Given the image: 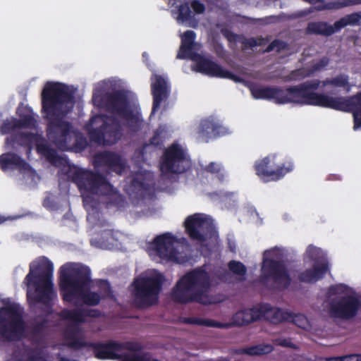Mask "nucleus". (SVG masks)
Here are the masks:
<instances>
[{"label":"nucleus","mask_w":361,"mask_h":361,"mask_svg":"<svg viewBox=\"0 0 361 361\" xmlns=\"http://www.w3.org/2000/svg\"><path fill=\"white\" fill-rule=\"evenodd\" d=\"M169 6L178 8V20L186 22L192 18L190 5L185 0H169Z\"/></svg>","instance_id":"473e14b6"},{"label":"nucleus","mask_w":361,"mask_h":361,"mask_svg":"<svg viewBox=\"0 0 361 361\" xmlns=\"http://www.w3.org/2000/svg\"><path fill=\"white\" fill-rule=\"evenodd\" d=\"M94 163L96 166H106L116 173H121L125 167L121 156L110 151L97 154L94 157Z\"/></svg>","instance_id":"5701e85b"},{"label":"nucleus","mask_w":361,"mask_h":361,"mask_svg":"<svg viewBox=\"0 0 361 361\" xmlns=\"http://www.w3.org/2000/svg\"><path fill=\"white\" fill-rule=\"evenodd\" d=\"M274 159L275 155H268L255 162L256 175L264 182L279 180L293 169V164L291 161L276 165Z\"/></svg>","instance_id":"ddd939ff"},{"label":"nucleus","mask_w":361,"mask_h":361,"mask_svg":"<svg viewBox=\"0 0 361 361\" xmlns=\"http://www.w3.org/2000/svg\"><path fill=\"white\" fill-rule=\"evenodd\" d=\"M165 278L161 274L140 276L133 281V302L140 309L157 305Z\"/></svg>","instance_id":"6e6552de"},{"label":"nucleus","mask_w":361,"mask_h":361,"mask_svg":"<svg viewBox=\"0 0 361 361\" xmlns=\"http://www.w3.org/2000/svg\"><path fill=\"white\" fill-rule=\"evenodd\" d=\"M361 4V0H355L353 2H351V3L343 4L341 6V7L346 6L350 5V4ZM338 8H340V6H338Z\"/></svg>","instance_id":"0e129e2a"},{"label":"nucleus","mask_w":361,"mask_h":361,"mask_svg":"<svg viewBox=\"0 0 361 361\" xmlns=\"http://www.w3.org/2000/svg\"><path fill=\"white\" fill-rule=\"evenodd\" d=\"M41 97L47 137L59 149L68 151V85L47 82Z\"/></svg>","instance_id":"7ed1b4c3"},{"label":"nucleus","mask_w":361,"mask_h":361,"mask_svg":"<svg viewBox=\"0 0 361 361\" xmlns=\"http://www.w3.org/2000/svg\"><path fill=\"white\" fill-rule=\"evenodd\" d=\"M100 195L105 196L107 199L106 207L115 206L118 208L123 207L126 202V198L111 184V190L105 188Z\"/></svg>","instance_id":"2f4dec72"},{"label":"nucleus","mask_w":361,"mask_h":361,"mask_svg":"<svg viewBox=\"0 0 361 361\" xmlns=\"http://www.w3.org/2000/svg\"><path fill=\"white\" fill-rule=\"evenodd\" d=\"M63 338L64 345H66V342L68 341V327H65L63 332Z\"/></svg>","instance_id":"680f3d73"},{"label":"nucleus","mask_w":361,"mask_h":361,"mask_svg":"<svg viewBox=\"0 0 361 361\" xmlns=\"http://www.w3.org/2000/svg\"><path fill=\"white\" fill-rule=\"evenodd\" d=\"M261 41H262L261 39H255L254 37H251V38L245 39L243 42V44H244V46L245 47L253 48V47H257V46H260L261 45Z\"/></svg>","instance_id":"864d4df0"},{"label":"nucleus","mask_w":361,"mask_h":361,"mask_svg":"<svg viewBox=\"0 0 361 361\" xmlns=\"http://www.w3.org/2000/svg\"><path fill=\"white\" fill-rule=\"evenodd\" d=\"M92 343L94 342H87L82 338L73 336L69 330V348L80 350L83 348H92Z\"/></svg>","instance_id":"79ce46f5"},{"label":"nucleus","mask_w":361,"mask_h":361,"mask_svg":"<svg viewBox=\"0 0 361 361\" xmlns=\"http://www.w3.org/2000/svg\"><path fill=\"white\" fill-rule=\"evenodd\" d=\"M310 76L309 72H306L303 68L295 69L292 71L287 76V81H295L304 79L306 77Z\"/></svg>","instance_id":"49530a36"},{"label":"nucleus","mask_w":361,"mask_h":361,"mask_svg":"<svg viewBox=\"0 0 361 361\" xmlns=\"http://www.w3.org/2000/svg\"><path fill=\"white\" fill-rule=\"evenodd\" d=\"M185 322L190 324L202 325L210 327L225 328L230 326L228 324H224L213 319H201L196 317H188L185 319Z\"/></svg>","instance_id":"e433bc0d"},{"label":"nucleus","mask_w":361,"mask_h":361,"mask_svg":"<svg viewBox=\"0 0 361 361\" xmlns=\"http://www.w3.org/2000/svg\"><path fill=\"white\" fill-rule=\"evenodd\" d=\"M307 257L314 262V264H321L322 260L328 262L322 249L310 245L306 250Z\"/></svg>","instance_id":"58836bf2"},{"label":"nucleus","mask_w":361,"mask_h":361,"mask_svg":"<svg viewBox=\"0 0 361 361\" xmlns=\"http://www.w3.org/2000/svg\"><path fill=\"white\" fill-rule=\"evenodd\" d=\"M19 129L16 118H7L3 121L0 126L1 133L4 135Z\"/></svg>","instance_id":"c03bdc74"},{"label":"nucleus","mask_w":361,"mask_h":361,"mask_svg":"<svg viewBox=\"0 0 361 361\" xmlns=\"http://www.w3.org/2000/svg\"><path fill=\"white\" fill-rule=\"evenodd\" d=\"M332 4H333L332 3H329L326 5H324L322 8H319V10L334 8L335 7L334 6H332Z\"/></svg>","instance_id":"e2e57ef3"},{"label":"nucleus","mask_w":361,"mask_h":361,"mask_svg":"<svg viewBox=\"0 0 361 361\" xmlns=\"http://www.w3.org/2000/svg\"><path fill=\"white\" fill-rule=\"evenodd\" d=\"M261 319H264L269 322L278 324L287 322L290 319V312L283 310L279 307H272L270 304L263 303L259 305Z\"/></svg>","instance_id":"b1692460"},{"label":"nucleus","mask_w":361,"mask_h":361,"mask_svg":"<svg viewBox=\"0 0 361 361\" xmlns=\"http://www.w3.org/2000/svg\"><path fill=\"white\" fill-rule=\"evenodd\" d=\"M196 34L193 30H186L181 37V44L177 54L180 59H190L196 63L197 71L211 77L229 79L235 82H241L243 79L224 68L212 60L193 51Z\"/></svg>","instance_id":"0eeeda50"},{"label":"nucleus","mask_w":361,"mask_h":361,"mask_svg":"<svg viewBox=\"0 0 361 361\" xmlns=\"http://www.w3.org/2000/svg\"><path fill=\"white\" fill-rule=\"evenodd\" d=\"M329 269V262L322 260L321 264H314L312 269L299 273L298 280L303 283H314L322 279Z\"/></svg>","instance_id":"bb28decb"},{"label":"nucleus","mask_w":361,"mask_h":361,"mask_svg":"<svg viewBox=\"0 0 361 361\" xmlns=\"http://www.w3.org/2000/svg\"><path fill=\"white\" fill-rule=\"evenodd\" d=\"M16 139L22 146L30 147L33 142H35L36 150L38 154L44 157L51 165L56 167L63 166L58 172L59 187L61 192L59 195H51L47 197L43 202V206L49 210L60 209L62 203L66 201V195H68V190L66 188L68 182V168L66 167L68 158L59 155L56 150L51 148L47 142L37 134L23 132L19 133Z\"/></svg>","instance_id":"20e7f679"},{"label":"nucleus","mask_w":361,"mask_h":361,"mask_svg":"<svg viewBox=\"0 0 361 361\" xmlns=\"http://www.w3.org/2000/svg\"><path fill=\"white\" fill-rule=\"evenodd\" d=\"M94 355L99 360H121L123 350L136 353L142 349L141 344L136 341L118 342L108 341L105 343L94 342L92 343Z\"/></svg>","instance_id":"9b49d317"},{"label":"nucleus","mask_w":361,"mask_h":361,"mask_svg":"<svg viewBox=\"0 0 361 361\" xmlns=\"http://www.w3.org/2000/svg\"><path fill=\"white\" fill-rule=\"evenodd\" d=\"M262 270V279L271 280L278 290H283L290 286L291 277L283 261L266 259L264 260Z\"/></svg>","instance_id":"4468645a"},{"label":"nucleus","mask_w":361,"mask_h":361,"mask_svg":"<svg viewBox=\"0 0 361 361\" xmlns=\"http://www.w3.org/2000/svg\"><path fill=\"white\" fill-rule=\"evenodd\" d=\"M273 350V346L270 344H259L243 348V353L249 355H262L271 353Z\"/></svg>","instance_id":"ea45409f"},{"label":"nucleus","mask_w":361,"mask_h":361,"mask_svg":"<svg viewBox=\"0 0 361 361\" xmlns=\"http://www.w3.org/2000/svg\"><path fill=\"white\" fill-rule=\"evenodd\" d=\"M190 6L196 14H202L205 11L204 4L199 0H192Z\"/></svg>","instance_id":"603ef678"},{"label":"nucleus","mask_w":361,"mask_h":361,"mask_svg":"<svg viewBox=\"0 0 361 361\" xmlns=\"http://www.w3.org/2000/svg\"><path fill=\"white\" fill-rule=\"evenodd\" d=\"M101 315V311L96 309L75 308L69 310V330H71L72 324L80 326L87 322V317L99 318Z\"/></svg>","instance_id":"cd10ccee"},{"label":"nucleus","mask_w":361,"mask_h":361,"mask_svg":"<svg viewBox=\"0 0 361 361\" xmlns=\"http://www.w3.org/2000/svg\"><path fill=\"white\" fill-rule=\"evenodd\" d=\"M361 23V11L348 14L335 22L338 31L348 25H360Z\"/></svg>","instance_id":"f704fd0d"},{"label":"nucleus","mask_w":361,"mask_h":361,"mask_svg":"<svg viewBox=\"0 0 361 361\" xmlns=\"http://www.w3.org/2000/svg\"><path fill=\"white\" fill-rule=\"evenodd\" d=\"M164 133V130L161 127H159L154 132L153 136L149 139V142L145 144L144 147H147L149 146H152L155 148H160L164 145V137L163 134Z\"/></svg>","instance_id":"a19ab883"},{"label":"nucleus","mask_w":361,"mask_h":361,"mask_svg":"<svg viewBox=\"0 0 361 361\" xmlns=\"http://www.w3.org/2000/svg\"><path fill=\"white\" fill-rule=\"evenodd\" d=\"M326 361H344V355L343 356H335L328 357L325 358Z\"/></svg>","instance_id":"bf43d9fd"},{"label":"nucleus","mask_w":361,"mask_h":361,"mask_svg":"<svg viewBox=\"0 0 361 361\" xmlns=\"http://www.w3.org/2000/svg\"><path fill=\"white\" fill-rule=\"evenodd\" d=\"M276 343L283 347H288L291 348H295V345L292 343L290 338H278L276 340Z\"/></svg>","instance_id":"5fc2aeb1"},{"label":"nucleus","mask_w":361,"mask_h":361,"mask_svg":"<svg viewBox=\"0 0 361 361\" xmlns=\"http://www.w3.org/2000/svg\"><path fill=\"white\" fill-rule=\"evenodd\" d=\"M329 63V59L326 56H324L322 59H320L318 61L314 63L310 70L308 71L309 73H310V75L317 72L320 71L324 68H326Z\"/></svg>","instance_id":"09e8293b"},{"label":"nucleus","mask_w":361,"mask_h":361,"mask_svg":"<svg viewBox=\"0 0 361 361\" xmlns=\"http://www.w3.org/2000/svg\"><path fill=\"white\" fill-rule=\"evenodd\" d=\"M101 282L102 283H105L107 285L106 291L110 293L111 292V288H110L109 284L107 282V281H106V280H101Z\"/></svg>","instance_id":"69168bd1"},{"label":"nucleus","mask_w":361,"mask_h":361,"mask_svg":"<svg viewBox=\"0 0 361 361\" xmlns=\"http://www.w3.org/2000/svg\"><path fill=\"white\" fill-rule=\"evenodd\" d=\"M12 361H48L42 348L23 345L14 350Z\"/></svg>","instance_id":"412c9836"},{"label":"nucleus","mask_w":361,"mask_h":361,"mask_svg":"<svg viewBox=\"0 0 361 361\" xmlns=\"http://www.w3.org/2000/svg\"><path fill=\"white\" fill-rule=\"evenodd\" d=\"M73 179L81 190L92 195H100L106 188L111 190V183L99 173L88 170H78L74 173Z\"/></svg>","instance_id":"2eb2a0df"},{"label":"nucleus","mask_w":361,"mask_h":361,"mask_svg":"<svg viewBox=\"0 0 361 361\" xmlns=\"http://www.w3.org/2000/svg\"><path fill=\"white\" fill-rule=\"evenodd\" d=\"M185 232L190 239L204 242L214 229L212 219L202 213L189 215L184 221Z\"/></svg>","instance_id":"dca6fc26"},{"label":"nucleus","mask_w":361,"mask_h":361,"mask_svg":"<svg viewBox=\"0 0 361 361\" xmlns=\"http://www.w3.org/2000/svg\"><path fill=\"white\" fill-rule=\"evenodd\" d=\"M286 47V43L279 39H274L272 41L266 48V52H270L276 49L277 51H280Z\"/></svg>","instance_id":"3c124183"},{"label":"nucleus","mask_w":361,"mask_h":361,"mask_svg":"<svg viewBox=\"0 0 361 361\" xmlns=\"http://www.w3.org/2000/svg\"><path fill=\"white\" fill-rule=\"evenodd\" d=\"M53 263L47 257H40L30 264L29 272L24 279L27 286L26 297L31 312L34 314L32 330L34 334L41 336L50 327L59 324L57 322L68 321V308L54 313V300L57 293L53 282Z\"/></svg>","instance_id":"f03ea898"},{"label":"nucleus","mask_w":361,"mask_h":361,"mask_svg":"<svg viewBox=\"0 0 361 361\" xmlns=\"http://www.w3.org/2000/svg\"><path fill=\"white\" fill-rule=\"evenodd\" d=\"M152 94L153 96L152 113L157 111L161 102L169 96L167 84L165 79L159 75H154V82L151 85Z\"/></svg>","instance_id":"393cba45"},{"label":"nucleus","mask_w":361,"mask_h":361,"mask_svg":"<svg viewBox=\"0 0 361 361\" xmlns=\"http://www.w3.org/2000/svg\"><path fill=\"white\" fill-rule=\"evenodd\" d=\"M290 319L287 322H292L300 328H305L307 324V318L302 314H294L290 312Z\"/></svg>","instance_id":"8fccbe9b"},{"label":"nucleus","mask_w":361,"mask_h":361,"mask_svg":"<svg viewBox=\"0 0 361 361\" xmlns=\"http://www.w3.org/2000/svg\"><path fill=\"white\" fill-rule=\"evenodd\" d=\"M80 149H84L87 145V142L85 138L81 139L79 142Z\"/></svg>","instance_id":"052dcab7"},{"label":"nucleus","mask_w":361,"mask_h":361,"mask_svg":"<svg viewBox=\"0 0 361 361\" xmlns=\"http://www.w3.org/2000/svg\"><path fill=\"white\" fill-rule=\"evenodd\" d=\"M18 128H32L35 127L36 120L32 114H21L20 118H16Z\"/></svg>","instance_id":"37998d69"},{"label":"nucleus","mask_w":361,"mask_h":361,"mask_svg":"<svg viewBox=\"0 0 361 361\" xmlns=\"http://www.w3.org/2000/svg\"><path fill=\"white\" fill-rule=\"evenodd\" d=\"M59 286L62 300L68 302V262L63 264L59 271Z\"/></svg>","instance_id":"72a5a7b5"},{"label":"nucleus","mask_w":361,"mask_h":361,"mask_svg":"<svg viewBox=\"0 0 361 361\" xmlns=\"http://www.w3.org/2000/svg\"><path fill=\"white\" fill-rule=\"evenodd\" d=\"M176 238L169 233H166L157 236L153 242V249L156 251L157 256L161 259L182 263L178 259L179 252L175 247Z\"/></svg>","instance_id":"a211bd4d"},{"label":"nucleus","mask_w":361,"mask_h":361,"mask_svg":"<svg viewBox=\"0 0 361 361\" xmlns=\"http://www.w3.org/2000/svg\"><path fill=\"white\" fill-rule=\"evenodd\" d=\"M59 361H68L67 357H62L59 359Z\"/></svg>","instance_id":"774afa93"},{"label":"nucleus","mask_w":361,"mask_h":361,"mask_svg":"<svg viewBox=\"0 0 361 361\" xmlns=\"http://www.w3.org/2000/svg\"><path fill=\"white\" fill-rule=\"evenodd\" d=\"M344 361H361V355L350 354L344 355Z\"/></svg>","instance_id":"6e6d98bb"},{"label":"nucleus","mask_w":361,"mask_h":361,"mask_svg":"<svg viewBox=\"0 0 361 361\" xmlns=\"http://www.w3.org/2000/svg\"><path fill=\"white\" fill-rule=\"evenodd\" d=\"M90 284V267L82 263L69 262V298L75 291Z\"/></svg>","instance_id":"6ab92c4d"},{"label":"nucleus","mask_w":361,"mask_h":361,"mask_svg":"<svg viewBox=\"0 0 361 361\" xmlns=\"http://www.w3.org/2000/svg\"><path fill=\"white\" fill-rule=\"evenodd\" d=\"M305 82H307L309 84L316 85V88H308L307 90V93L316 94L319 95L318 99L319 101L317 102V104H303V105H311V106H317L324 108L331 109L337 111H342L345 112H352L353 115L354 114V110H347L343 109H338L336 107L338 104H341L342 102H345V100L349 99L353 97H331L326 94L317 93L314 92L317 90L320 85L322 87H326L328 85H331L336 87H343L346 89L347 92H349L350 90V86L349 85V78L348 76L344 74H340L332 78H326L324 80H319L318 79H314L312 80H307Z\"/></svg>","instance_id":"1a4fd4ad"},{"label":"nucleus","mask_w":361,"mask_h":361,"mask_svg":"<svg viewBox=\"0 0 361 361\" xmlns=\"http://www.w3.org/2000/svg\"><path fill=\"white\" fill-rule=\"evenodd\" d=\"M211 287L209 273L203 267L186 272L176 282L171 292V300L179 304L197 302L211 304L208 293Z\"/></svg>","instance_id":"39448f33"},{"label":"nucleus","mask_w":361,"mask_h":361,"mask_svg":"<svg viewBox=\"0 0 361 361\" xmlns=\"http://www.w3.org/2000/svg\"><path fill=\"white\" fill-rule=\"evenodd\" d=\"M72 296L89 307L97 306L104 298L99 293L91 290V284L75 291L71 294Z\"/></svg>","instance_id":"c85d7f7f"},{"label":"nucleus","mask_w":361,"mask_h":361,"mask_svg":"<svg viewBox=\"0 0 361 361\" xmlns=\"http://www.w3.org/2000/svg\"><path fill=\"white\" fill-rule=\"evenodd\" d=\"M6 218H5L4 216H1L0 214V224H1L2 223H4V221H6Z\"/></svg>","instance_id":"338daca9"},{"label":"nucleus","mask_w":361,"mask_h":361,"mask_svg":"<svg viewBox=\"0 0 361 361\" xmlns=\"http://www.w3.org/2000/svg\"><path fill=\"white\" fill-rule=\"evenodd\" d=\"M261 319V312L259 307L244 309L235 312L232 317L231 324L235 326H247Z\"/></svg>","instance_id":"a878e982"},{"label":"nucleus","mask_w":361,"mask_h":361,"mask_svg":"<svg viewBox=\"0 0 361 361\" xmlns=\"http://www.w3.org/2000/svg\"><path fill=\"white\" fill-rule=\"evenodd\" d=\"M316 85L302 82L297 85L289 86L286 88L281 87H257L250 88L253 98L256 99L272 100L276 104H317L319 100V95L307 93L308 88H316Z\"/></svg>","instance_id":"423d86ee"},{"label":"nucleus","mask_w":361,"mask_h":361,"mask_svg":"<svg viewBox=\"0 0 361 361\" xmlns=\"http://www.w3.org/2000/svg\"><path fill=\"white\" fill-rule=\"evenodd\" d=\"M336 107L338 109L354 110L353 128L354 130H357L361 128V92H357L353 97L345 100V102L338 104Z\"/></svg>","instance_id":"c756f323"},{"label":"nucleus","mask_w":361,"mask_h":361,"mask_svg":"<svg viewBox=\"0 0 361 361\" xmlns=\"http://www.w3.org/2000/svg\"><path fill=\"white\" fill-rule=\"evenodd\" d=\"M149 189V185L137 178H133L131 180L130 190L138 200L145 199Z\"/></svg>","instance_id":"c9c22d12"},{"label":"nucleus","mask_w":361,"mask_h":361,"mask_svg":"<svg viewBox=\"0 0 361 361\" xmlns=\"http://www.w3.org/2000/svg\"><path fill=\"white\" fill-rule=\"evenodd\" d=\"M92 101L94 106L111 114H97L85 125L92 142L99 145H112L122 138L123 127L116 116L126 121V126L130 133H136L141 130L143 122L141 114L133 109L126 90L109 91L103 87H96Z\"/></svg>","instance_id":"f257e3e1"},{"label":"nucleus","mask_w":361,"mask_h":361,"mask_svg":"<svg viewBox=\"0 0 361 361\" xmlns=\"http://www.w3.org/2000/svg\"><path fill=\"white\" fill-rule=\"evenodd\" d=\"M361 307L359 298L353 295H346L331 300L329 313L334 318L345 320L355 317Z\"/></svg>","instance_id":"f3484780"},{"label":"nucleus","mask_w":361,"mask_h":361,"mask_svg":"<svg viewBox=\"0 0 361 361\" xmlns=\"http://www.w3.org/2000/svg\"><path fill=\"white\" fill-rule=\"evenodd\" d=\"M25 323L18 304L0 308V336L6 341H17L24 333Z\"/></svg>","instance_id":"9d476101"},{"label":"nucleus","mask_w":361,"mask_h":361,"mask_svg":"<svg viewBox=\"0 0 361 361\" xmlns=\"http://www.w3.org/2000/svg\"><path fill=\"white\" fill-rule=\"evenodd\" d=\"M190 167L186 153L178 144H172L165 149L160 160V170L163 173L180 174Z\"/></svg>","instance_id":"f8f14e48"},{"label":"nucleus","mask_w":361,"mask_h":361,"mask_svg":"<svg viewBox=\"0 0 361 361\" xmlns=\"http://www.w3.org/2000/svg\"><path fill=\"white\" fill-rule=\"evenodd\" d=\"M75 88L73 85H69V104L74 103V94L75 91Z\"/></svg>","instance_id":"13d9d810"},{"label":"nucleus","mask_w":361,"mask_h":361,"mask_svg":"<svg viewBox=\"0 0 361 361\" xmlns=\"http://www.w3.org/2000/svg\"><path fill=\"white\" fill-rule=\"evenodd\" d=\"M123 361H159L157 359L151 358L147 355H139L136 353H124Z\"/></svg>","instance_id":"de8ad7c7"},{"label":"nucleus","mask_w":361,"mask_h":361,"mask_svg":"<svg viewBox=\"0 0 361 361\" xmlns=\"http://www.w3.org/2000/svg\"><path fill=\"white\" fill-rule=\"evenodd\" d=\"M204 171L214 174L218 180L223 183L226 178V171L223 166L217 162L212 161L204 168Z\"/></svg>","instance_id":"4c0bfd02"},{"label":"nucleus","mask_w":361,"mask_h":361,"mask_svg":"<svg viewBox=\"0 0 361 361\" xmlns=\"http://www.w3.org/2000/svg\"><path fill=\"white\" fill-rule=\"evenodd\" d=\"M225 133V128L210 117L202 119L197 128V138L204 142H208L210 140Z\"/></svg>","instance_id":"aec40b11"},{"label":"nucleus","mask_w":361,"mask_h":361,"mask_svg":"<svg viewBox=\"0 0 361 361\" xmlns=\"http://www.w3.org/2000/svg\"><path fill=\"white\" fill-rule=\"evenodd\" d=\"M228 267L229 270L234 274L241 276H243L246 274V267L239 261L231 260L228 262Z\"/></svg>","instance_id":"a18cd8bd"},{"label":"nucleus","mask_w":361,"mask_h":361,"mask_svg":"<svg viewBox=\"0 0 361 361\" xmlns=\"http://www.w3.org/2000/svg\"><path fill=\"white\" fill-rule=\"evenodd\" d=\"M338 32L335 27V23L333 25H329L326 21H312L308 23L305 33L307 35H321L329 37Z\"/></svg>","instance_id":"7c9ffc66"},{"label":"nucleus","mask_w":361,"mask_h":361,"mask_svg":"<svg viewBox=\"0 0 361 361\" xmlns=\"http://www.w3.org/2000/svg\"><path fill=\"white\" fill-rule=\"evenodd\" d=\"M341 289H342V286H339V285L331 286L329 288V292L331 294H337L342 290Z\"/></svg>","instance_id":"4d7b16f0"},{"label":"nucleus","mask_w":361,"mask_h":361,"mask_svg":"<svg viewBox=\"0 0 361 361\" xmlns=\"http://www.w3.org/2000/svg\"><path fill=\"white\" fill-rule=\"evenodd\" d=\"M0 169L3 171L16 169L20 173H25L29 172L32 167L16 153L6 152L0 155Z\"/></svg>","instance_id":"4be33fe9"}]
</instances>
